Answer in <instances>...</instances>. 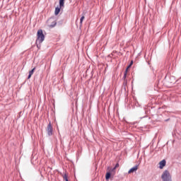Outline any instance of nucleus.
<instances>
[{"instance_id": "obj_9", "label": "nucleus", "mask_w": 181, "mask_h": 181, "mask_svg": "<svg viewBox=\"0 0 181 181\" xmlns=\"http://www.w3.org/2000/svg\"><path fill=\"white\" fill-rule=\"evenodd\" d=\"M67 176H68L67 172L64 173V175H62V177H63L64 180H69L67 178Z\"/></svg>"}, {"instance_id": "obj_11", "label": "nucleus", "mask_w": 181, "mask_h": 181, "mask_svg": "<svg viewBox=\"0 0 181 181\" xmlns=\"http://www.w3.org/2000/svg\"><path fill=\"white\" fill-rule=\"evenodd\" d=\"M57 23L55 21H53V24L50 25V28H54V26H56Z\"/></svg>"}, {"instance_id": "obj_7", "label": "nucleus", "mask_w": 181, "mask_h": 181, "mask_svg": "<svg viewBox=\"0 0 181 181\" xmlns=\"http://www.w3.org/2000/svg\"><path fill=\"white\" fill-rule=\"evenodd\" d=\"M35 70H36V68H33L31 71H29V75L28 78H30V77H32V76H33V73H35Z\"/></svg>"}, {"instance_id": "obj_6", "label": "nucleus", "mask_w": 181, "mask_h": 181, "mask_svg": "<svg viewBox=\"0 0 181 181\" xmlns=\"http://www.w3.org/2000/svg\"><path fill=\"white\" fill-rule=\"evenodd\" d=\"M137 170H138V165H136V166L132 168L129 170L128 173H129V174H130V173H134V172H136Z\"/></svg>"}, {"instance_id": "obj_1", "label": "nucleus", "mask_w": 181, "mask_h": 181, "mask_svg": "<svg viewBox=\"0 0 181 181\" xmlns=\"http://www.w3.org/2000/svg\"><path fill=\"white\" fill-rule=\"evenodd\" d=\"M161 179L163 181H172V175L169 170H165L161 175Z\"/></svg>"}, {"instance_id": "obj_8", "label": "nucleus", "mask_w": 181, "mask_h": 181, "mask_svg": "<svg viewBox=\"0 0 181 181\" xmlns=\"http://www.w3.org/2000/svg\"><path fill=\"white\" fill-rule=\"evenodd\" d=\"M110 177H111V173H107L105 175L106 180H109Z\"/></svg>"}, {"instance_id": "obj_4", "label": "nucleus", "mask_w": 181, "mask_h": 181, "mask_svg": "<svg viewBox=\"0 0 181 181\" xmlns=\"http://www.w3.org/2000/svg\"><path fill=\"white\" fill-rule=\"evenodd\" d=\"M47 132L49 136L53 135V127L52 126V122H49L47 127Z\"/></svg>"}, {"instance_id": "obj_12", "label": "nucleus", "mask_w": 181, "mask_h": 181, "mask_svg": "<svg viewBox=\"0 0 181 181\" xmlns=\"http://www.w3.org/2000/svg\"><path fill=\"white\" fill-rule=\"evenodd\" d=\"M127 73H128V69H127L124 72V78H127Z\"/></svg>"}, {"instance_id": "obj_2", "label": "nucleus", "mask_w": 181, "mask_h": 181, "mask_svg": "<svg viewBox=\"0 0 181 181\" xmlns=\"http://www.w3.org/2000/svg\"><path fill=\"white\" fill-rule=\"evenodd\" d=\"M37 42H39V43H42L43 40H45V35H43V30H38L37 33Z\"/></svg>"}, {"instance_id": "obj_14", "label": "nucleus", "mask_w": 181, "mask_h": 181, "mask_svg": "<svg viewBox=\"0 0 181 181\" xmlns=\"http://www.w3.org/2000/svg\"><path fill=\"white\" fill-rule=\"evenodd\" d=\"M132 62H131V64H130V65H129V66L127 67V70H128V69H129V67H131V66H132Z\"/></svg>"}, {"instance_id": "obj_3", "label": "nucleus", "mask_w": 181, "mask_h": 181, "mask_svg": "<svg viewBox=\"0 0 181 181\" xmlns=\"http://www.w3.org/2000/svg\"><path fill=\"white\" fill-rule=\"evenodd\" d=\"M59 7H57L55 8V15H57L58 13H60V9H62V8H64V1L66 0H59Z\"/></svg>"}, {"instance_id": "obj_10", "label": "nucleus", "mask_w": 181, "mask_h": 181, "mask_svg": "<svg viewBox=\"0 0 181 181\" xmlns=\"http://www.w3.org/2000/svg\"><path fill=\"white\" fill-rule=\"evenodd\" d=\"M84 19H86V17L84 16H83L81 19H80V24L83 25V21H84Z\"/></svg>"}, {"instance_id": "obj_13", "label": "nucleus", "mask_w": 181, "mask_h": 181, "mask_svg": "<svg viewBox=\"0 0 181 181\" xmlns=\"http://www.w3.org/2000/svg\"><path fill=\"white\" fill-rule=\"evenodd\" d=\"M117 168H119V163H117L113 169L115 170V169H117Z\"/></svg>"}, {"instance_id": "obj_15", "label": "nucleus", "mask_w": 181, "mask_h": 181, "mask_svg": "<svg viewBox=\"0 0 181 181\" xmlns=\"http://www.w3.org/2000/svg\"><path fill=\"white\" fill-rule=\"evenodd\" d=\"M65 181H69V180H66Z\"/></svg>"}, {"instance_id": "obj_5", "label": "nucleus", "mask_w": 181, "mask_h": 181, "mask_svg": "<svg viewBox=\"0 0 181 181\" xmlns=\"http://www.w3.org/2000/svg\"><path fill=\"white\" fill-rule=\"evenodd\" d=\"M166 166V160H162L159 162V168L160 169H163Z\"/></svg>"}]
</instances>
